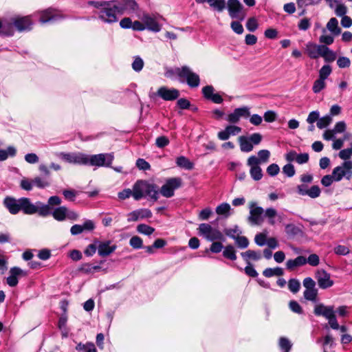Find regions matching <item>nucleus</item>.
<instances>
[{
  "label": "nucleus",
  "mask_w": 352,
  "mask_h": 352,
  "mask_svg": "<svg viewBox=\"0 0 352 352\" xmlns=\"http://www.w3.org/2000/svg\"><path fill=\"white\" fill-rule=\"evenodd\" d=\"M3 205L12 214H16L22 211L25 214L37 213L39 216L46 217L50 214L51 210L47 205L41 201L33 204L27 197L16 199L12 197H6L3 200Z\"/></svg>",
  "instance_id": "obj_1"
},
{
  "label": "nucleus",
  "mask_w": 352,
  "mask_h": 352,
  "mask_svg": "<svg viewBox=\"0 0 352 352\" xmlns=\"http://www.w3.org/2000/svg\"><path fill=\"white\" fill-rule=\"evenodd\" d=\"M148 197L156 201L159 198V190L157 185L145 180L137 181L133 186V197L140 200L142 197Z\"/></svg>",
  "instance_id": "obj_2"
},
{
  "label": "nucleus",
  "mask_w": 352,
  "mask_h": 352,
  "mask_svg": "<svg viewBox=\"0 0 352 352\" xmlns=\"http://www.w3.org/2000/svg\"><path fill=\"white\" fill-rule=\"evenodd\" d=\"M198 234L209 241H224L223 233L208 223H201L197 228Z\"/></svg>",
  "instance_id": "obj_3"
},
{
  "label": "nucleus",
  "mask_w": 352,
  "mask_h": 352,
  "mask_svg": "<svg viewBox=\"0 0 352 352\" xmlns=\"http://www.w3.org/2000/svg\"><path fill=\"white\" fill-rule=\"evenodd\" d=\"M175 74L181 79L186 80L190 87H197L199 85L200 78L199 75L193 72L188 66L175 68Z\"/></svg>",
  "instance_id": "obj_4"
},
{
  "label": "nucleus",
  "mask_w": 352,
  "mask_h": 352,
  "mask_svg": "<svg viewBox=\"0 0 352 352\" xmlns=\"http://www.w3.org/2000/svg\"><path fill=\"white\" fill-rule=\"evenodd\" d=\"M114 155L113 153L87 155L86 165L92 166H111Z\"/></svg>",
  "instance_id": "obj_5"
},
{
  "label": "nucleus",
  "mask_w": 352,
  "mask_h": 352,
  "mask_svg": "<svg viewBox=\"0 0 352 352\" xmlns=\"http://www.w3.org/2000/svg\"><path fill=\"white\" fill-rule=\"evenodd\" d=\"M109 5H106L103 9L98 11V18L104 23H112L118 21V11L116 1H109Z\"/></svg>",
  "instance_id": "obj_6"
},
{
  "label": "nucleus",
  "mask_w": 352,
  "mask_h": 352,
  "mask_svg": "<svg viewBox=\"0 0 352 352\" xmlns=\"http://www.w3.org/2000/svg\"><path fill=\"white\" fill-rule=\"evenodd\" d=\"M332 173L335 182H340L343 178L351 180L352 178V161H345L340 166L335 167Z\"/></svg>",
  "instance_id": "obj_7"
},
{
  "label": "nucleus",
  "mask_w": 352,
  "mask_h": 352,
  "mask_svg": "<svg viewBox=\"0 0 352 352\" xmlns=\"http://www.w3.org/2000/svg\"><path fill=\"white\" fill-rule=\"evenodd\" d=\"M118 7V13L122 14L124 12H127L129 14H135L137 16L140 14V10L139 5L135 0H115Z\"/></svg>",
  "instance_id": "obj_8"
},
{
  "label": "nucleus",
  "mask_w": 352,
  "mask_h": 352,
  "mask_svg": "<svg viewBox=\"0 0 352 352\" xmlns=\"http://www.w3.org/2000/svg\"><path fill=\"white\" fill-rule=\"evenodd\" d=\"M182 185V179L179 177H173L166 180V183L161 187L160 193L166 198L172 197L174 192Z\"/></svg>",
  "instance_id": "obj_9"
},
{
  "label": "nucleus",
  "mask_w": 352,
  "mask_h": 352,
  "mask_svg": "<svg viewBox=\"0 0 352 352\" xmlns=\"http://www.w3.org/2000/svg\"><path fill=\"white\" fill-rule=\"evenodd\" d=\"M250 216L248 219L251 225L258 226L261 225L263 221V214L264 210L262 207L258 206L256 202L251 201L249 204Z\"/></svg>",
  "instance_id": "obj_10"
},
{
  "label": "nucleus",
  "mask_w": 352,
  "mask_h": 352,
  "mask_svg": "<svg viewBox=\"0 0 352 352\" xmlns=\"http://www.w3.org/2000/svg\"><path fill=\"white\" fill-rule=\"evenodd\" d=\"M56 156L70 164L86 165L87 154L82 153H64L60 152Z\"/></svg>",
  "instance_id": "obj_11"
},
{
  "label": "nucleus",
  "mask_w": 352,
  "mask_h": 352,
  "mask_svg": "<svg viewBox=\"0 0 352 352\" xmlns=\"http://www.w3.org/2000/svg\"><path fill=\"white\" fill-rule=\"evenodd\" d=\"M228 10L232 19L243 21L245 19V13L243 12V6L239 0H228Z\"/></svg>",
  "instance_id": "obj_12"
},
{
  "label": "nucleus",
  "mask_w": 352,
  "mask_h": 352,
  "mask_svg": "<svg viewBox=\"0 0 352 352\" xmlns=\"http://www.w3.org/2000/svg\"><path fill=\"white\" fill-rule=\"evenodd\" d=\"M315 278L320 289H326L332 287L334 281L331 278V275L324 270H318L315 273Z\"/></svg>",
  "instance_id": "obj_13"
},
{
  "label": "nucleus",
  "mask_w": 352,
  "mask_h": 352,
  "mask_svg": "<svg viewBox=\"0 0 352 352\" xmlns=\"http://www.w3.org/2000/svg\"><path fill=\"white\" fill-rule=\"evenodd\" d=\"M9 23L13 24L19 32L30 30L32 25L30 16L11 17Z\"/></svg>",
  "instance_id": "obj_14"
},
{
  "label": "nucleus",
  "mask_w": 352,
  "mask_h": 352,
  "mask_svg": "<svg viewBox=\"0 0 352 352\" xmlns=\"http://www.w3.org/2000/svg\"><path fill=\"white\" fill-rule=\"evenodd\" d=\"M298 195L302 196L307 195L311 199H316L320 197L321 190L318 186L314 185L308 188L306 184H300L296 188Z\"/></svg>",
  "instance_id": "obj_15"
},
{
  "label": "nucleus",
  "mask_w": 352,
  "mask_h": 352,
  "mask_svg": "<svg viewBox=\"0 0 352 352\" xmlns=\"http://www.w3.org/2000/svg\"><path fill=\"white\" fill-rule=\"evenodd\" d=\"M156 94L164 100L172 101L177 99L180 93L177 89L162 86L158 89Z\"/></svg>",
  "instance_id": "obj_16"
},
{
  "label": "nucleus",
  "mask_w": 352,
  "mask_h": 352,
  "mask_svg": "<svg viewBox=\"0 0 352 352\" xmlns=\"http://www.w3.org/2000/svg\"><path fill=\"white\" fill-rule=\"evenodd\" d=\"M138 17L142 21L146 29L155 32L160 31V25L156 21L154 17L151 16L148 14L144 12L141 14V13H140V14H138Z\"/></svg>",
  "instance_id": "obj_17"
},
{
  "label": "nucleus",
  "mask_w": 352,
  "mask_h": 352,
  "mask_svg": "<svg viewBox=\"0 0 352 352\" xmlns=\"http://www.w3.org/2000/svg\"><path fill=\"white\" fill-rule=\"evenodd\" d=\"M10 275L6 279L7 284L10 287H15L18 284V278L25 277L28 275L27 272L21 270L20 267H14L10 270Z\"/></svg>",
  "instance_id": "obj_18"
},
{
  "label": "nucleus",
  "mask_w": 352,
  "mask_h": 352,
  "mask_svg": "<svg viewBox=\"0 0 352 352\" xmlns=\"http://www.w3.org/2000/svg\"><path fill=\"white\" fill-rule=\"evenodd\" d=\"M152 217V212L149 209L141 208L133 210L127 214L129 222L137 221L140 219H148Z\"/></svg>",
  "instance_id": "obj_19"
},
{
  "label": "nucleus",
  "mask_w": 352,
  "mask_h": 352,
  "mask_svg": "<svg viewBox=\"0 0 352 352\" xmlns=\"http://www.w3.org/2000/svg\"><path fill=\"white\" fill-rule=\"evenodd\" d=\"M98 253L101 256H107L113 253L117 248L116 244H112L111 241H97Z\"/></svg>",
  "instance_id": "obj_20"
},
{
  "label": "nucleus",
  "mask_w": 352,
  "mask_h": 352,
  "mask_svg": "<svg viewBox=\"0 0 352 352\" xmlns=\"http://www.w3.org/2000/svg\"><path fill=\"white\" fill-rule=\"evenodd\" d=\"M250 109L248 107L236 108L228 116L227 120L230 123H237L241 117L250 116Z\"/></svg>",
  "instance_id": "obj_21"
},
{
  "label": "nucleus",
  "mask_w": 352,
  "mask_h": 352,
  "mask_svg": "<svg viewBox=\"0 0 352 352\" xmlns=\"http://www.w3.org/2000/svg\"><path fill=\"white\" fill-rule=\"evenodd\" d=\"M95 228V224L91 220H86L82 225L75 224L70 229L72 235L81 234L84 231H92Z\"/></svg>",
  "instance_id": "obj_22"
},
{
  "label": "nucleus",
  "mask_w": 352,
  "mask_h": 352,
  "mask_svg": "<svg viewBox=\"0 0 352 352\" xmlns=\"http://www.w3.org/2000/svg\"><path fill=\"white\" fill-rule=\"evenodd\" d=\"M61 19L60 14L52 9H47L41 12L40 22L45 23L54 22Z\"/></svg>",
  "instance_id": "obj_23"
},
{
  "label": "nucleus",
  "mask_w": 352,
  "mask_h": 352,
  "mask_svg": "<svg viewBox=\"0 0 352 352\" xmlns=\"http://www.w3.org/2000/svg\"><path fill=\"white\" fill-rule=\"evenodd\" d=\"M241 131V127L234 125H229L227 126L223 131H219L217 136L221 140H227L230 135H236Z\"/></svg>",
  "instance_id": "obj_24"
},
{
  "label": "nucleus",
  "mask_w": 352,
  "mask_h": 352,
  "mask_svg": "<svg viewBox=\"0 0 352 352\" xmlns=\"http://www.w3.org/2000/svg\"><path fill=\"white\" fill-rule=\"evenodd\" d=\"M322 47H323V45L309 42L305 45V52L309 58L316 59L321 55Z\"/></svg>",
  "instance_id": "obj_25"
},
{
  "label": "nucleus",
  "mask_w": 352,
  "mask_h": 352,
  "mask_svg": "<svg viewBox=\"0 0 352 352\" xmlns=\"http://www.w3.org/2000/svg\"><path fill=\"white\" fill-rule=\"evenodd\" d=\"M334 312L333 306H326L322 303L316 305L314 310V313L316 316H323L325 318H329Z\"/></svg>",
  "instance_id": "obj_26"
},
{
  "label": "nucleus",
  "mask_w": 352,
  "mask_h": 352,
  "mask_svg": "<svg viewBox=\"0 0 352 352\" xmlns=\"http://www.w3.org/2000/svg\"><path fill=\"white\" fill-rule=\"evenodd\" d=\"M307 263V258L299 256L295 259H289L286 262V267L289 270H294L296 267L302 266Z\"/></svg>",
  "instance_id": "obj_27"
},
{
  "label": "nucleus",
  "mask_w": 352,
  "mask_h": 352,
  "mask_svg": "<svg viewBox=\"0 0 352 352\" xmlns=\"http://www.w3.org/2000/svg\"><path fill=\"white\" fill-rule=\"evenodd\" d=\"M204 2H207L212 9L218 12H223L226 8V0H204Z\"/></svg>",
  "instance_id": "obj_28"
},
{
  "label": "nucleus",
  "mask_w": 352,
  "mask_h": 352,
  "mask_svg": "<svg viewBox=\"0 0 352 352\" xmlns=\"http://www.w3.org/2000/svg\"><path fill=\"white\" fill-rule=\"evenodd\" d=\"M239 142L242 152L249 153L253 150V144L248 137L240 136L239 138Z\"/></svg>",
  "instance_id": "obj_29"
},
{
  "label": "nucleus",
  "mask_w": 352,
  "mask_h": 352,
  "mask_svg": "<svg viewBox=\"0 0 352 352\" xmlns=\"http://www.w3.org/2000/svg\"><path fill=\"white\" fill-rule=\"evenodd\" d=\"M241 256L246 261L247 264H250V260L258 261L261 258V254L259 252L248 250L241 254Z\"/></svg>",
  "instance_id": "obj_30"
},
{
  "label": "nucleus",
  "mask_w": 352,
  "mask_h": 352,
  "mask_svg": "<svg viewBox=\"0 0 352 352\" xmlns=\"http://www.w3.org/2000/svg\"><path fill=\"white\" fill-rule=\"evenodd\" d=\"M321 57H322L326 62H333L336 59V54L327 46L323 45L321 52Z\"/></svg>",
  "instance_id": "obj_31"
},
{
  "label": "nucleus",
  "mask_w": 352,
  "mask_h": 352,
  "mask_svg": "<svg viewBox=\"0 0 352 352\" xmlns=\"http://www.w3.org/2000/svg\"><path fill=\"white\" fill-rule=\"evenodd\" d=\"M67 208L65 206H60L54 209L52 212L53 217L58 221H63L67 219Z\"/></svg>",
  "instance_id": "obj_32"
},
{
  "label": "nucleus",
  "mask_w": 352,
  "mask_h": 352,
  "mask_svg": "<svg viewBox=\"0 0 352 352\" xmlns=\"http://www.w3.org/2000/svg\"><path fill=\"white\" fill-rule=\"evenodd\" d=\"M176 164L178 166L186 170H191L194 167L193 163L184 156L177 157L176 160Z\"/></svg>",
  "instance_id": "obj_33"
},
{
  "label": "nucleus",
  "mask_w": 352,
  "mask_h": 352,
  "mask_svg": "<svg viewBox=\"0 0 352 352\" xmlns=\"http://www.w3.org/2000/svg\"><path fill=\"white\" fill-rule=\"evenodd\" d=\"M284 271L281 267H277L275 268H266L263 272V274L267 278H270L274 276H283Z\"/></svg>",
  "instance_id": "obj_34"
},
{
  "label": "nucleus",
  "mask_w": 352,
  "mask_h": 352,
  "mask_svg": "<svg viewBox=\"0 0 352 352\" xmlns=\"http://www.w3.org/2000/svg\"><path fill=\"white\" fill-rule=\"evenodd\" d=\"M264 216L268 219V223L271 226L276 223L275 218L277 216V210L273 208H268L264 210Z\"/></svg>",
  "instance_id": "obj_35"
},
{
  "label": "nucleus",
  "mask_w": 352,
  "mask_h": 352,
  "mask_svg": "<svg viewBox=\"0 0 352 352\" xmlns=\"http://www.w3.org/2000/svg\"><path fill=\"white\" fill-rule=\"evenodd\" d=\"M327 28L334 35L340 33V29L338 28V21L336 18H331L327 24Z\"/></svg>",
  "instance_id": "obj_36"
},
{
  "label": "nucleus",
  "mask_w": 352,
  "mask_h": 352,
  "mask_svg": "<svg viewBox=\"0 0 352 352\" xmlns=\"http://www.w3.org/2000/svg\"><path fill=\"white\" fill-rule=\"evenodd\" d=\"M223 256L231 261L236 259V251L233 245H229L224 248Z\"/></svg>",
  "instance_id": "obj_37"
},
{
  "label": "nucleus",
  "mask_w": 352,
  "mask_h": 352,
  "mask_svg": "<svg viewBox=\"0 0 352 352\" xmlns=\"http://www.w3.org/2000/svg\"><path fill=\"white\" fill-rule=\"evenodd\" d=\"M16 150L14 146H10L6 150L0 149V161L6 160L8 156L14 157Z\"/></svg>",
  "instance_id": "obj_38"
},
{
  "label": "nucleus",
  "mask_w": 352,
  "mask_h": 352,
  "mask_svg": "<svg viewBox=\"0 0 352 352\" xmlns=\"http://www.w3.org/2000/svg\"><path fill=\"white\" fill-rule=\"evenodd\" d=\"M231 207L228 203H222L216 208V212L219 215H224L226 217L230 215Z\"/></svg>",
  "instance_id": "obj_39"
},
{
  "label": "nucleus",
  "mask_w": 352,
  "mask_h": 352,
  "mask_svg": "<svg viewBox=\"0 0 352 352\" xmlns=\"http://www.w3.org/2000/svg\"><path fill=\"white\" fill-rule=\"evenodd\" d=\"M137 231L140 234L149 236L154 232L155 228L146 224L141 223L137 226Z\"/></svg>",
  "instance_id": "obj_40"
},
{
  "label": "nucleus",
  "mask_w": 352,
  "mask_h": 352,
  "mask_svg": "<svg viewBox=\"0 0 352 352\" xmlns=\"http://www.w3.org/2000/svg\"><path fill=\"white\" fill-rule=\"evenodd\" d=\"M285 231L289 236H294L300 232V229L294 224L289 223L285 225Z\"/></svg>",
  "instance_id": "obj_41"
},
{
  "label": "nucleus",
  "mask_w": 352,
  "mask_h": 352,
  "mask_svg": "<svg viewBox=\"0 0 352 352\" xmlns=\"http://www.w3.org/2000/svg\"><path fill=\"white\" fill-rule=\"evenodd\" d=\"M332 122V118L329 115H327L322 118H319V120L317 122L318 128L322 129L328 126Z\"/></svg>",
  "instance_id": "obj_42"
},
{
  "label": "nucleus",
  "mask_w": 352,
  "mask_h": 352,
  "mask_svg": "<svg viewBox=\"0 0 352 352\" xmlns=\"http://www.w3.org/2000/svg\"><path fill=\"white\" fill-rule=\"evenodd\" d=\"M303 294H304V297L306 300H310L312 302H316V299H317V296H318V289L316 288L305 289Z\"/></svg>",
  "instance_id": "obj_43"
},
{
  "label": "nucleus",
  "mask_w": 352,
  "mask_h": 352,
  "mask_svg": "<svg viewBox=\"0 0 352 352\" xmlns=\"http://www.w3.org/2000/svg\"><path fill=\"white\" fill-rule=\"evenodd\" d=\"M278 345L283 352H289L292 346L291 342L285 337L280 338Z\"/></svg>",
  "instance_id": "obj_44"
},
{
  "label": "nucleus",
  "mask_w": 352,
  "mask_h": 352,
  "mask_svg": "<svg viewBox=\"0 0 352 352\" xmlns=\"http://www.w3.org/2000/svg\"><path fill=\"white\" fill-rule=\"evenodd\" d=\"M326 87L325 80L319 78L317 79L314 82L312 87V90L315 94L319 93Z\"/></svg>",
  "instance_id": "obj_45"
},
{
  "label": "nucleus",
  "mask_w": 352,
  "mask_h": 352,
  "mask_svg": "<svg viewBox=\"0 0 352 352\" xmlns=\"http://www.w3.org/2000/svg\"><path fill=\"white\" fill-rule=\"evenodd\" d=\"M288 288L292 293H297L300 288V281L296 278L290 279L288 282Z\"/></svg>",
  "instance_id": "obj_46"
},
{
  "label": "nucleus",
  "mask_w": 352,
  "mask_h": 352,
  "mask_svg": "<svg viewBox=\"0 0 352 352\" xmlns=\"http://www.w3.org/2000/svg\"><path fill=\"white\" fill-rule=\"evenodd\" d=\"M250 173L252 178L255 181L260 180L263 177L262 170L260 166L250 168Z\"/></svg>",
  "instance_id": "obj_47"
},
{
  "label": "nucleus",
  "mask_w": 352,
  "mask_h": 352,
  "mask_svg": "<svg viewBox=\"0 0 352 352\" xmlns=\"http://www.w3.org/2000/svg\"><path fill=\"white\" fill-rule=\"evenodd\" d=\"M129 244L134 249H140L143 247V241L140 236H133L131 238Z\"/></svg>",
  "instance_id": "obj_48"
},
{
  "label": "nucleus",
  "mask_w": 352,
  "mask_h": 352,
  "mask_svg": "<svg viewBox=\"0 0 352 352\" xmlns=\"http://www.w3.org/2000/svg\"><path fill=\"white\" fill-rule=\"evenodd\" d=\"M331 67L329 65H323L319 70V78L326 80L331 73Z\"/></svg>",
  "instance_id": "obj_49"
},
{
  "label": "nucleus",
  "mask_w": 352,
  "mask_h": 352,
  "mask_svg": "<svg viewBox=\"0 0 352 352\" xmlns=\"http://www.w3.org/2000/svg\"><path fill=\"white\" fill-rule=\"evenodd\" d=\"M224 232L227 236L233 239H234L237 236H239V234L241 233L237 226H235L233 228L225 229Z\"/></svg>",
  "instance_id": "obj_50"
},
{
  "label": "nucleus",
  "mask_w": 352,
  "mask_h": 352,
  "mask_svg": "<svg viewBox=\"0 0 352 352\" xmlns=\"http://www.w3.org/2000/svg\"><path fill=\"white\" fill-rule=\"evenodd\" d=\"M235 242L239 248L244 249L249 245V241L245 236H237L235 239Z\"/></svg>",
  "instance_id": "obj_51"
},
{
  "label": "nucleus",
  "mask_w": 352,
  "mask_h": 352,
  "mask_svg": "<svg viewBox=\"0 0 352 352\" xmlns=\"http://www.w3.org/2000/svg\"><path fill=\"white\" fill-rule=\"evenodd\" d=\"M212 214V210L210 208H206L200 211L199 213V219L201 221L208 220Z\"/></svg>",
  "instance_id": "obj_52"
},
{
  "label": "nucleus",
  "mask_w": 352,
  "mask_h": 352,
  "mask_svg": "<svg viewBox=\"0 0 352 352\" xmlns=\"http://www.w3.org/2000/svg\"><path fill=\"white\" fill-rule=\"evenodd\" d=\"M270 156V152L268 150H261L258 152V159H260V162L262 163H266L268 162L269 158Z\"/></svg>",
  "instance_id": "obj_53"
},
{
  "label": "nucleus",
  "mask_w": 352,
  "mask_h": 352,
  "mask_svg": "<svg viewBox=\"0 0 352 352\" xmlns=\"http://www.w3.org/2000/svg\"><path fill=\"white\" fill-rule=\"evenodd\" d=\"M143 66H144L143 60L139 56L135 57L132 63V68L133 69V70H135V72H140L142 69Z\"/></svg>",
  "instance_id": "obj_54"
},
{
  "label": "nucleus",
  "mask_w": 352,
  "mask_h": 352,
  "mask_svg": "<svg viewBox=\"0 0 352 352\" xmlns=\"http://www.w3.org/2000/svg\"><path fill=\"white\" fill-rule=\"evenodd\" d=\"M33 184L34 186L39 188H44L50 185V183L47 180L41 179L39 177L33 179Z\"/></svg>",
  "instance_id": "obj_55"
},
{
  "label": "nucleus",
  "mask_w": 352,
  "mask_h": 352,
  "mask_svg": "<svg viewBox=\"0 0 352 352\" xmlns=\"http://www.w3.org/2000/svg\"><path fill=\"white\" fill-rule=\"evenodd\" d=\"M283 172L289 177H293L296 173L294 166L292 164L285 165L283 168Z\"/></svg>",
  "instance_id": "obj_56"
},
{
  "label": "nucleus",
  "mask_w": 352,
  "mask_h": 352,
  "mask_svg": "<svg viewBox=\"0 0 352 352\" xmlns=\"http://www.w3.org/2000/svg\"><path fill=\"white\" fill-rule=\"evenodd\" d=\"M337 64L340 68H346L350 67L351 60L347 57L341 56L338 59Z\"/></svg>",
  "instance_id": "obj_57"
},
{
  "label": "nucleus",
  "mask_w": 352,
  "mask_h": 352,
  "mask_svg": "<svg viewBox=\"0 0 352 352\" xmlns=\"http://www.w3.org/2000/svg\"><path fill=\"white\" fill-rule=\"evenodd\" d=\"M247 29L250 32H254L258 28L257 20L254 18H250L246 23Z\"/></svg>",
  "instance_id": "obj_58"
},
{
  "label": "nucleus",
  "mask_w": 352,
  "mask_h": 352,
  "mask_svg": "<svg viewBox=\"0 0 352 352\" xmlns=\"http://www.w3.org/2000/svg\"><path fill=\"white\" fill-rule=\"evenodd\" d=\"M214 89L211 85H207L204 87L202 89L203 95L208 100H210L212 95L214 94Z\"/></svg>",
  "instance_id": "obj_59"
},
{
  "label": "nucleus",
  "mask_w": 352,
  "mask_h": 352,
  "mask_svg": "<svg viewBox=\"0 0 352 352\" xmlns=\"http://www.w3.org/2000/svg\"><path fill=\"white\" fill-rule=\"evenodd\" d=\"M289 306L290 309L294 313L301 314L303 312L301 306L295 300L290 301Z\"/></svg>",
  "instance_id": "obj_60"
},
{
  "label": "nucleus",
  "mask_w": 352,
  "mask_h": 352,
  "mask_svg": "<svg viewBox=\"0 0 352 352\" xmlns=\"http://www.w3.org/2000/svg\"><path fill=\"white\" fill-rule=\"evenodd\" d=\"M136 166L140 170H147L151 168V166L145 160L139 158L136 161Z\"/></svg>",
  "instance_id": "obj_61"
},
{
  "label": "nucleus",
  "mask_w": 352,
  "mask_h": 352,
  "mask_svg": "<svg viewBox=\"0 0 352 352\" xmlns=\"http://www.w3.org/2000/svg\"><path fill=\"white\" fill-rule=\"evenodd\" d=\"M280 171L279 166L276 164H272L267 168V173L270 176H276Z\"/></svg>",
  "instance_id": "obj_62"
},
{
  "label": "nucleus",
  "mask_w": 352,
  "mask_h": 352,
  "mask_svg": "<svg viewBox=\"0 0 352 352\" xmlns=\"http://www.w3.org/2000/svg\"><path fill=\"white\" fill-rule=\"evenodd\" d=\"M320 118V113L318 111H313L309 113L307 118V122L309 124H314L315 122H318Z\"/></svg>",
  "instance_id": "obj_63"
},
{
  "label": "nucleus",
  "mask_w": 352,
  "mask_h": 352,
  "mask_svg": "<svg viewBox=\"0 0 352 352\" xmlns=\"http://www.w3.org/2000/svg\"><path fill=\"white\" fill-rule=\"evenodd\" d=\"M351 155H352V148L341 150L339 153V157L342 160H344L350 159Z\"/></svg>",
  "instance_id": "obj_64"
}]
</instances>
